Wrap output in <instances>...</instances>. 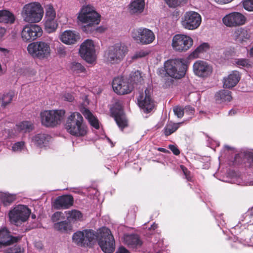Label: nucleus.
Instances as JSON below:
<instances>
[{
	"instance_id": "obj_45",
	"label": "nucleus",
	"mask_w": 253,
	"mask_h": 253,
	"mask_svg": "<svg viewBox=\"0 0 253 253\" xmlns=\"http://www.w3.org/2000/svg\"><path fill=\"white\" fill-rule=\"evenodd\" d=\"M168 76L167 77H165L163 78L162 81L163 82V87L165 88H167L170 87L174 83V80L173 79V78H170Z\"/></svg>"
},
{
	"instance_id": "obj_50",
	"label": "nucleus",
	"mask_w": 253,
	"mask_h": 253,
	"mask_svg": "<svg viewBox=\"0 0 253 253\" xmlns=\"http://www.w3.org/2000/svg\"><path fill=\"white\" fill-rule=\"evenodd\" d=\"M245 218L247 219H250L249 222H247L249 225H253V208H252L251 210L249 211L247 213H246Z\"/></svg>"
},
{
	"instance_id": "obj_28",
	"label": "nucleus",
	"mask_w": 253,
	"mask_h": 253,
	"mask_svg": "<svg viewBox=\"0 0 253 253\" xmlns=\"http://www.w3.org/2000/svg\"><path fill=\"white\" fill-rule=\"evenodd\" d=\"M234 37L237 42L242 43L250 39V34L247 30L241 28L235 31Z\"/></svg>"
},
{
	"instance_id": "obj_7",
	"label": "nucleus",
	"mask_w": 253,
	"mask_h": 253,
	"mask_svg": "<svg viewBox=\"0 0 253 253\" xmlns=\"http://www.w3.org/2000/svg\"><path fill=\"white\" fill-rule=\"evenodd\" d=\"M64 110H45L40 114L41 123L46 127H54L60 124L64 118Z\"/></svg>"
},
{
	"instance_id": "obj_52",
	"label": "nucleus",
	"mask_w": 253,
	"mask_h": 253,
	"mask_svg": "<svg viewBox=\"0 0 253 253\" xmlns=\"http://www.w3.org/2000/svg\"><path fill=\"white\" fill-rule=\"evenodd\" d=\"M184 113L189 116H193L195 113V109L190 106H186L184 108Z\"/></svg>"
},
{
	"instance_id": "obj_61",
	"label": "nucleus",
	"mask_w": 253,
	"mask_h": 253,
	"mask_svg": "<svg viewBox=\"0 0 253 253\" xmlns=\"http://www.w3.org/2000/svg\"><path fill=\"white\" fill-rule=\"evenodd\" d=\"M157 228V224H155V223H153V225H151V227L149 228L150 230H155Z\"/></svg>"
},
{
	"instance_id": "obj_11",
	"label": "nucleus",
	"mask_w": 253,
	"mask_h": 253,
	"mask_svg": "<svg viewBox=\"0 0 253 253\" xmlns=\"http://www.w3.org/2000/svg\"><path fill=\"white\" fill-rule=\"evenodd\" d=\"M30 210L26 206L19 205L9 212V217L12 222L17 224L25 222L29 217Z\"/></svg>"
},
{
	"instance_id": "obj_44",
	"label": "nucleus",
	"mask_w": 253,
	"mask_h": 253,
	"mask_svg": "<svg viewBox=\"0 0 253 253\" xmlns=\"http://www.w3.org/2000/svg\"><path fill=\"white\" fill-rule=\"evenodd\" d=\"M13 95L11 93L4 94L2 98V106H5L11 102L12 100Z\"/></svg>"
},
{
	"instance_id": "obj_17",
	"label": "nucleus",
	"mask_w": 253,
	"mask_h": 253,
	"mask_svg": "<svg viewBox=\"0 0 253 253\" xmlns=\"http://www.w3.org/2000/svg\"><path fill=\"white\" fill-rule=\"evenodd\" d=\"M151 87H148L144 93H140L137 98L138 104L144 113H149L154 108V103L151 97Z\"/></svg>"
},
{
	"instance_id": "obj_43",
	"label": "nucleus",
	"mask_w": 253,
	"mask_h": 253,
	"mask_svg": "<svg viewBox=\"0 0 253 253\" xmlns=\"http://www.w3.org/2000/svg\"><path fill=\"white\" fill-rule=\"evenodd\" d=\"M23 249L18 245H14L7 248L4 253H23Z\"/></svg>"
},
{
	"instance_id": "obj_63",
	"label": "nucleus",
	"mask_w": 253,
	"mask_h": 253,
	"mask_svg": "<svg viewBox=\"0 0 253 253\" xmlns=\"http://www.w3.org/2000/svg\"><path fill=\"white\" fill-rule=\"evenodd\" d=\"M159 151L163 152H165L167 151V150L165 149H164V148H159Z\"/></svg>"
},
{
	"instance_id": "obj_33",
	"label": "nucleus",
	"mask_w": 253,
	"mask_h": 253,
	"mask_svg": "<svg viewBox=\"0 0 253 253\" xmlns=\"http://www.w3.org/2000/svg\"><path fill=\"white\" fill-rule=\"evenodd\" d=\"M15 21L14 14L7 10H1V23L12 24Z\"/></svg>"
},
{
	"instance_id": "obj_14",
	"label": "nucleus",
	"mask_w": 253,
	"mask_h": 253,
	"mask_svg": "<svg viewBox=\"0 0 253 253\" xmlns=\"http://www.w3.org/2000/svg\"><path fill=\"white\" fill-rule=\"evenodd\" d=\"M202 21L201 15L196 12H186L181 18L182 26L188 30H195L198 28Z\"/></svg>"
},
{
	"instance_id": "obj_29",
	"label": "nucleus",
	"mask_w": 253,
	"mask_h": 253,
	"mask_svg": "<svg viewBox=\"0 0 253 253\" xmlns=\"http://www.w3.org/2000/svg\"><path fill=\"white\" fill-rule=\"evenodd\" d=\"M215 98L218 103L230 101L232 99L231 91L224 89L219 90L215 94Z\"/></svg>"
},
{
	"instance_id": "obj_26",
	"label": "nucleus",
	"mask_w": 253,
	"mask_h": 253,
	"mask_svg": "<svg viewBox=\"0 0 253 253\" xmlns=\"http://www.w3.org/2000/svg\"><path fill=\"white\" fill-rule=\"evenodd\" d=\"M240 78L239 72L234 71L227 78L224 79L223 86L225 88H232L238 84Z\"/></svg>"
},
{
	"instance_id": "obj_41",
	"label": "nucleus",
	"mask_w": 253,
	"mask_h": 253,
	"mask_svg": "<svg viewBox=\"0 0 253 253\" xmlns=\"http://www.w3.org/2000/svg\"><path fill=\"white\" fill-rule=\"evenodd\" d=\"M148 54L149 52L147 50L141 49L136 51L133 55L130 56V58L131 59V61H134L146 56Z\"/></svg>"
},
{
	"instance_id": "obj_32",
	"label": "nucleus",
	"mask_w": 253,
	"mask_h": 253,
	"mask_svg": "<svg viewBox=\"0 0 253 253\" xmlns=\"http://www.w3.org/2000/svg\"><path fill=\"white\" fill-rule=\"evenodd\" d=\"M129 83L132 85L133 88L134 84H137L138 83L141 84L143 79L140 72L139 71H135L134 72H132L129 74Z\"/></svg>"
},
{
	"instance_id": "obj_51",
	"label": "nucleus",
	"mask_w": 253,
	"mask_h": 253,
	"mask_svg": "<svg viewBox=\"0 0 253 253\" xmlns=\"http://www.w3.org/2000/svg\"><path fill=\"white\" fill-rule=\"evenodd\" d=\"M236 63L239 66H242L244 67H246L249 66L250 65L249 64V61L248 59H238L236 62Z\"/></svg>"
},
{
	"instance_id": "obj_30",
	"label": "nucleus",
	"mask_w": 253,
	"mask_h": 253,
	"mask_svg": "<svg viewBox=\"0 0 253 253\" xmlns=\"http://www.w3.org/2000/svg\"><path fill=\"white\" fill-rule=\"evenodd\" d=\"M54 228L57 231L65 233L72 230L71 223L66 220L57 222L54 224Z\"/></svg>"
},
{
	"instance_id": "obj_47",
	"label": "nucleus",
	"mask_w": 253,
	"mask_h": 253,
	"mask_svg": "<svg viewBox=\"0 0 253 253\" xmlns=\"http://www.w3.org/2000/svg\"><path fill=\"white\" fill-rule=\"evenodd\" d=\"M25 148V142L24 141L17 142L12 147L13 151H21Z\"/></svg>"
},
{
	"instance_id": "obj_9",
	"label": "nucleus",
	"mask_w": 253,
	"mask_h": 253,
	"mask_svg": "<svg viewBox=\"0 0 253 253\" xmlns=\"http://www.w3.org/2000/svg\"><path fill=\"white\" fill-rule=\"evenodd\" d=\"M98 244L102 251L105 253H112L115 248V240L111 231L103 227L99 229Z\"/></svg>"
},
{
	"instance_id": "obj_58",
	"label": "nucleus",
	"mask_w": 253,
	"mask_h": 253,
	"mask_svg": "<svg viewBox=\"0 0 253 253\" xmlns=\"http://www.w3.org/2000/svg\"><path fill=\"white\" fill-rule=\"evenodd\" d=\"M57 52L61 55H64L66 54V51L63 45L59 46L57 49Z\"/></svg>"
},
{
	"instance_id": "obj_56",
	"label": "nucleus",
	"mask_w": 253,
	"mask_h": 253,
	"mask_svg": "<svg viewBox=\"0 0 253 253\" xmlns=\"http://www.w3.org/2000/svg\"><path fill=\"white\" fill-rule=\"evenodd\" d=\"M63 98L64 100L69 102H72L74 99V97L73 96V95L69 93H65V94L63 96Z\"/></svg>"
},
{
	"instance_id": "obj_13",
	"label": "nucleus",
	"mask_w": 253,
	"mask_h": 253,
	"mask_svg": "<svg viewBox=\"0 0 253 253\" xmlns=\"http://www.w3.org/2000/svg\"><path fill=\"white\" fill-rule=\"evenodd\" d=\"M42 28L36 24H27L25 25L21 33L22 40L26 42H31L42 36Z\"/></svg>"
},
{
	"instance_id": "obj_49",
	"label": "nucleus",
	"mask_w": 253,
	"mask_h": 253,
	"mask_svg": "<svg viewBox=\"0 0 253 253\" xmlns=\"http://www.w3.org/2000/svg\"><path fill=\"white\" fill-rule=\"evenodd\" d=\"M167 4L171 7H175L180 5L181 0H165Z\"/></svg>"
},
{
	"instance_id": "obj_18",
	"label": "nucleus",
	"mask_w": 253,
	"mask_h": 253,
	"mask_svg": "<svg viewBox=\"0 0 253 253\" xmlns=\"http://www.w3.org/2000/svg\"><path fill=\"white\" fill-rule=\"evenodd\" d=\"M79 53L86 62H92L95 60V49L93 41L87 39L80 46Z\"/></svg>"
},
{
	"instance_id": "obj_31",
	"label": "nucleus",
	"mask_w": 253,
	"mask_h": 253,
	"mask_svg": "<svg viewBox=\"0 0 253 253\" xmlns=\"http://www.w3.org/2000/svg\"><path fill=\"white\" fill-rule=\"evenodd\" d=\"M16 129L19 132H29L34 129V126L32 123L25 121L20 122L16 125Z\"/></svg>"
},
{
	"instance_id": "obj_35",
	"label": "nucleus",
	"mask_w": 253,
	"mask_h": 253,
	"mask_svg": "<svg viewBox=\"0 0 253 253\" xmlns=\"http://www.w3.org/2000/svg\"><path fill=\"white\" fill-rule=\"evenodd\" d=\"M210 48V45L208 43H203L198 46L191 54V56L194 58L198 57L200 53L207 51Z\"/></svg>"
},
{
	"instance_id": "obj_8",
	"label": "nucleus",
	"mask_w": 253,
	"mask_h": 253,
	"mask_svg": "<svg viewBox=\"0 0 253 253\" xmlns=\"http://www.w3.org/2000/svg\"><path fill=\"white\" fill-rule=\"evenodd\" d=\"M97 238V233L91 229L78 231L72 236L73 242L82 247L91 245Z\"/></svg>"
},
{
	"instance_id": "obj_55",
	"label": "nucleus",
	"mask_w": 253,
	"mask_h": 253,
	"mask_svg": "<svg viewBox=\"0 0 253 253\" xmlns=\"http://www.w3.org/2000/svg\"><path fill=\"white\" fill-rule=\"evenodd\" d=\"M181 168L183 172V173L185 176V178L188 180L190 181L191 179V177L190 175V172L188 169L183 166H181Z\"/></svg>"
},
{
	"instance_id": "obj_6",
	"label": "nucleus",
	"mask_w": 253,
	"mask_h": 253,
	"mask_svg": "<svg viewBox=\"0 0 253 253\" xmlns=\"http://www.w3.org/2000/svg\"><path fill=\"white\" fill-rule=\"evenodd\" d=\"M27 51L34 58L39 60L47 59L50 55L49 43L43 41H37L29 44Z\"/></svg>"
},
{
	"instance_id": "obj_64",
	"label": "nucleus",
	"mask_w": 253,
	"mask_h": 253,
	"mask_svg": "<svg viewBox=\"0 0 253 253\" xmlns=\"http://www.w3.org/2000/svg\"><path fill=\"white\" fill-rule=\"evenodd\" d=\"M225 148H226L228 150L232 149V148L231 147H230L229 146H228V145H225Z\"/></svg>"
},
{
	"instance_id": "obj_12",
	"label": "nucleus",
	"mask_w": 253,
	"mask_h": 253,
	"mask_svg": "<svg viewBox=\"0 0 253 253\" xmlns=\"http://www.w3.org/2000/svg\"><path fill=\"white\" fill-rule=\"evenodd\" d=\"M192 39L186 35L177 34L173 36L171 45L173 49L177 52H185L193 45Z\"/></svg>"
},
{
	"instance_id": "obj_24",
	"label": "nucleus",
	"mask_w": 253,
	"mask_h": 253,
	"mask_svg": "<svg viewBox=\"0 0 253 253\" xmlns=\"http://www.w3.org/2000/svg\"><path fill=\"white\" fill-rule=\"evenodd\" d=\"M123 241L128 248L136 249L140 247L142 242L137 234H126L124 236Z\"/></svg>"
},
{
	"instance_id": "obj_42",
	"label": "nucleus",
	"mask_w": 253,
	"mask_h": 253,
	"mask_svg": "<svg viewBox=\"0 0 253 253\" xmlns=\"http://www.w3.org/2000/svg\"><path fill=\"white\" fill-rule=\"evenodd\" d=\"M56 16L55 11L53 6L50 4H48L45 6V19H55Z\"/></svg>"
},
{
	"instance_id": "obj_16",
	"label": "nucleus",
	"mask_w": 253,
	"mask_h": 253,
	"mask_svg": "<svg viewBox=\"0 0 253 253\" xmlns=\"http://www.w3.org/2000/svg\"><path fill=\"white\" fill-rule=\"evenodd\" d=\"M114 91L118 94H126L130 93L132 90V85L128 80L124 77L115 78L112 82Z\"/></svg>"
},
{
	"instance_id": "obj_27",
	"label": "nucleus",
	"mask_w": 253,
	"mask_h": 253,
	"mask_svg": "<svg viewBox=\"0 0 253 253\" xmlns=\"http://www.w3.org/2000/svg\"><path fill=\"white\" fill-rule=\"evenodd\" d=\"M144 6V0H133L128 5V10L131 14H138L143 11Z\"/></svg>"
},
{
	"instance_id": "obj_22",
	"label": "nucleus",
	"mask_w": 253,
	"mask_h": 253,
	"mask_svg": "<svg viewBox=\"0 0 253 253\" xmlns=\"http://www.w3.org/2000/svg\"><path fill=\"white\" fill-rule=\"evenodd\" d=\"M80 39L79 34L74 31L66 30L60 36V40L66 44H73L75 43Z\"/></svg>"
},
{
	"instance_id": "obj_39",
	"label": "nucleus",
	"mask_w": 253,
	"mask_h": 253,
	"mask_svg": "<svg viewBox=\"0 0 253 253\" xmlns=\"http://www.w3.org/2000/svg\"><path fill=\"white\" fill-rule=\"evenodd\" d=\"M0 199L3 205L5 206H7L15 200V196L7 193H2Z\"/></svg>"
},
{
	"instance_id": "obj_53",
	"label": "nucleus",
	"mask_w": 253,
	"mask_h": 253,
	"mask_svg": "<svg viewBox=\"0 0 253 253\" xmlns=\"http://www.w3.org/2000/svg\"><path fill=\"white\" fill-rule=\"evenodd\" d=\"M62 216H63V213L62 212L57 211L52 215L51 220L53 222H56Z\"/></svg>"
},
{
	"instance_id": "obj_37",
	"label": "nucleus",
	"mask_w": 253,
	"mask_h": 253,
	"mask_svg": "<svg viewBox=\"0 0 253 253\" xmlns=\"http://www.w3.org/2000/svg\"><path fill=\"white\" fill-rule=\"evenodd\" d=\"M67 214H68L67 217L70 220L81 221L83 220V214L79 211L73 210L68 211Z\"/></svg>"
},
{
	"instance_id": "obj_19",
	"label": "nucleus",
	"mask_w": 253,
	"mask_h": 253,
	"mask_svg": "<svg viewBox=\"0 0 253 253\" xmlns=\"http://www.w3.org/2000/svg\"><path fill=\"white\" fill-rule=\"evenodd\" d=\"M222 20L227 26L233 27L244 24L246 18L239 12H232L224 16Z\"/></svg>"
},
{
	"instance_id": "obj_21",
	"label": "nucleus",
	"mask_w": 253,
	"mask_h": 253,
	"mask_svg": "<svg viewBox=\"0 0 253 253\" xmlns=\"http://www.w3.org/2000/svg\"><path fill=\"white\" fill-rule=\"evenodd\" d=\"M51 139V136L46 133H38L31 137V143L37 147H46Z\"/></svg>"
},
{
	"instance_id": "obj_2",
	"label": "nucleus",
	"mask_w": 253,
	"mask_h": 253,
	"mask_svg": "<svg viewBox=\"0 0 253 253\" xmlns=\"http://www.w3.org/2000/svg\"><path fill=\"white\" fill-rule=\"evenodd\" d=\"M65 126L69 133L77 137L84 136L87 132L82 115L77 112L71 113L67 118Z\"/></svg>"
},
{
	"instance_id": "obj_3",
	"label": "nucleus",
	"mask_w": 253,
	"mask_h": 253,
	"mask_svg": "<svg viewBox=\"0 0 253 253\" xmlns=\"http://www.w3.org/2000/svg\"><path fill=\"white\" fill-rule=\"evenodd\" d=\"M164 68L167 76L180 79L185 75L188 68L187 62L183 58L169 59L165 62Z\"/></svg>"
},
{
	"instance_id": "obj_40",
	"label": "nucleus",
	"mask_w": 253,
	"mask_h": 253,
	"mask_svg": "<svg viewBox=\"0 0 253 253\" xmlns=\"http://www.w3.org/2000/svg\"><path fill=\"white\" fill-rule=\"evenodd\" d=\"M180 123H169L165 127V134L168 136L175 132L179 127Z\"/></svg>"
},
{
	"instance_id": "obj_48",
	"label": "nucleus",
	"mask_w": 253,
	"mask_h": 253,
	"mask_svg": "<svg viewBox=\"0 0 253 253\" xmlns=\"http://www.w3.org/2000/svg\"><path fill=\"white\" fill-rule=\"evenodd\" d=\"M174 114L178 118H182L184 114V108L180 106L174 107L173 109Z\"/></svg>"
},
{
	"instance_id": "obj_38",
	"label": "nucleus",
	"mask_w": 253,
	"mask_h": 253,
	"mask_svg": "<svg viewBox=\"0 0 253 253\" xmlns=\"http://www.w3.org/2000/svg\"><path fill=\"white\" fill-rule=\"evenodd\" d=\"M70 68L73 73L76 74L84 73L85 71V68L81 63L76 62L71 63Z\"/></svg>"
},
{
	"instance_id": "obj_46",
	"label": "nucleus",
	"mask_w": 253,
	"mask_h": 253,
	"mask_svg": "<svg viewBox=\"0 0 253 253\" xmlns=\"http://www.w3.org/2000/svg\"><path fill=\"white\" fill-rule=\"evenodd\" d=\"M244 8L249 11H253V0H243Z\"/></svg>"
},
{
	"instance_id": "obj_59",
	"label": "nucleus",
	"mask_w": 253,
	"mask_h": 253,
	"mask_svg": "<svg viewBox=\"0 0 253 253\" xmlns=\"http://www.w3.org/2000/svg\"><path fill=\"white\" fill-rule=\"evenodd\" d=\"M116 253H128V251L124 247H121Z\"/></svg>"
},
{
	"instance_id": "obj_4",
	"label": "nucleus",
	"mask_w": 253,
	"mask_h": 253,
	"mask_svg": "<svg viewBox=\"0 0 253 253\" xmlns=\"http://www.w3.org/2000/svg\"><path fill=\"white\" fill-rule=\"evenodd\" d=\"M128 52L127 47L121 43L109 46L105 51L104 59L108 64H116L122 62Z\"/></svg>"
},
{
	"instance_id": "obj_60",
	"label": "nucleus",
	"mask_w": 253,
	"mask_h": 253,
	"mask_svg": "<svg viewBox=\"0 0 253 253\" xmlns=\"http://www.w3.org/2000/svg\"><path fill=\"white\" fill-rule=\"evenodd\" d=\"M237 113V111L235 109H231L228 112V115L229 116H233Z\"/></svg>"
},
{
	"instance_id": "obj_5",
	"label": "nucleus",
	"mask_w": 253,
	"mask_h": 253,
	"mask_svg": "<svg viewBox=\"0 0 253 253\" xmlns=\"http://www.w3.org/2000/svg\"><path fill=\"white\" fill-rule=\"evenodd\" d=\"M43 9L38 2H31L23 8L22 16L23 20L28 23H38L42 18Z\"/></svg>"
},
{
	"instance_id": "obj_57",
	"label": "nucleus",
	"mask_w": 253,
	"mask_h": 253,
	"mask_svg": "<svg viewBox=\"0 0 253 253\" xmlns=\"http://www.w3.org/2000/svg\"><path fill=\"white\" fill-rule=\"evenodd\" d=\"M169 148L172 152L175 155H178L180 154V151L178 149L173 145H169Z\"/></svg>"
},
{
	"instance_id": "obj_1",
	"label": "nucleus",
	"mask_w": 253,
	"mask_h": 253,
	"mask_svg": "<svg viewBox=\"0 0 253 253\" xmlns=\"http://www.w3.org/2000/svg\"><path fill=\"white\" fill-rule=\"evenodd\" d=\"M78 19L85 24L82 27V30L85 33H91L94 30L101 31V27L96 28V26L100 22V15L92 6H83L79 13Z\"/></svg>"
},
{
	"instance_id": "obj_15",
	"label": "nucleus",
	"mask_w": 253,
	"mask_h": 253,
	"mask_svg": "<svg viewBox=\"0 0 253 253\" xmlns=\"http://www.w3.org/2000/svg\"><path fill=\"white\" fill-rule=\"evenodd\" d=\"M111 115L114 118L118 126L122 130L127 126V120L119 102H116L111 108Z\"/></svg>"
},
{
	"instance_id": "obj_20",
	"label": "nucleus",
	"mask_w": 253,
	"mask_h": 253,
	"mask_svg": "<svg viewBox=\"0 0 253 253\" xmlns=\"http://www.w3.org/2000/svg\"><path fill=\"white\" fill-rule=\"evenodd\" d=\"M193 71L195 75L200 77H206L211 75L212 69L211 66L206 62L198 60L193 66Z\"/></svg>"
},
{
	"instance_id": "obj_10",
	"label": "nucleus",
	"mask_w": 253,
	"mask_h": 253,
	"mask_svg": "<svg viewBox=\"0 0 253 253\" xmlns=\"http://www.w3.org/2000/svg\"><path fill=\"white\" fill-rule=\"evenodd\" d=\"M131 37L136 43L141 44H148L155 40L153 32L147 28H140L134 29L131 32Z\"/></svg>"
},
{
	"instance_id": "obj_25",
	"label": "nucleus",
	"mask_w": 253,
	"mask_h": 253,
	"mask_svg": "<svg viewBox=\"0 0 253 253\" xmlns=\"http://www.w3.org/2000/svg\"><path fill=\"white\" fill-rule=\"evenodd\" d=\"M17 241L18 238L11 236L6 228L0 229V244L2 247L9 245Z\"/></svg>"
},
{
	"instance_id": "obj_34",
	"label": "nucleus",
	"mask_w": 253,
	"mask_h": 253,
	"mask_svg": "<svg viewBox=\"0 0 253 253\" xmlns=\"http://www.w3.org/2000/svg\"><path fill=\"white\" fill-rule=\"evenodd\" d=\"M84 116L88 120L89 124L91 126L96 129L99 128V125L98 120L88 110H85Z\"/></svg>"
},
{
	"instance_id": "obj_23",
	"label": "nucleus",
	"mask_w": 253,
	"mask_h": 253,
	"mask_svg": "<svg viewBox=\"0 0 253 253\" xmlns=\"http://www.w3.org/2000/svg\"><path fill=\"white\" fill-rule=\"evenodd\" d=\"M73 197L71 195H62L58 197L54 202L56 209H68L73 205Z\"/></svg>"
},
{
	"instance_id": "obj_54",
	"label": "nucleus",
	"mask_w": 253,
	"mask_h": 253,
	"mask_svg": "<svg viewBox=\"0 0 253 253\" xmlns=\"http://www.w3.org/2000/svg\"><path fill=\"white\" fill-rule=\"evenodd\" d=\"M181 168L183 172V173L185 176V178L188 180L190 181L191 179V177L190 175V172L188 169L183 166H181Z\"/></svg>"
},
{
	"instance_id": "obj_62",
	"label": "nucleus",
	"mask_w": 253,
	"mask_h": 253,
	"mask_svg": "<svg viewBox=\"0 0 253 253\" xmlns=\"http://www.w3.org/2000/svg\"><path fill=\"white\" fill-rule=\"evenodd\" d=\"M250 54L251 57H253V47L250 49Z\"/></svg>"
},
{
	"instance_id": "obj_36",
	"label": "nucleus",
	"mask_w": 253,
	"mask_h": 253,
	"mask_svg": "<svg viewBox=\"0 0 253 253\" xmlns=\"http://www.w3.org/2000/svg\"><path fill=\"white\" fill-rule=\"evenodd\" d=\"M58 24L55 19H45L44 23L45 29L48 33H52L55 31L57 27Z\"/></svg>"
}]
</instances>
